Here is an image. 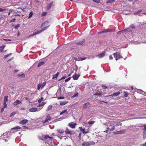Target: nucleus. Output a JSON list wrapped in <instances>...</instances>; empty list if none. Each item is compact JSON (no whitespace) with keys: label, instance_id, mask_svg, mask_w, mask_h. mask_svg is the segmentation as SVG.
<instances>
[{"label":"nucleus","instance_id":"1","mask_svg":"<svg viewBox=\"0 0 146 146\" xmlns=\"http://www.w3.org/2000/svg\"><path fill=\"white\" fill-rule=\"evenodd\" d=\"M114 121L109 122L107 124V127L106 128L109 130L110 131H112L115 129V123Z\"/></svg>","mask_w":146,"mask_h":146},{"label":"nucleus","instance_id":"2","mask_svg":"<svg viewBox=\"0 0 146 146\" xmlns=\"http://www.w3.org/2000/svg\"><path fill=\"white\" fill-rule=\"evenodd\" d=\"M57 136L60 139H62L64 137V130L63 129H59L57 130Z\"/></svg>","mask_w":146,"mask_h":146},{"label":"nucleus","instance_id":"3","mask_svg":"<svg viewBox=\"0 0 146 146\" xmlns=\"http://www.w3.org/2000/svg\"><path fill=\"white\" fill-rule=\"evenodd\" d=\"M51 119V117L49 114L46 115L44 118L43 119L42 122L43 123H46L49 122Z\"/></svg>","mask_w":146,"mask_h":146},{"label":"nucleus","instance_id":"4","mask_svg":"<svg viewBox=\"0 0 146 146\" xmlns=\"http://www.w3.org/2000/svg\"><path fill=\"white\" fill-rule=\"evenodd\" d=\"M95 143L92 141H85L82 144V146H90L94 144Z\"/></svg>","mask_w":146,"mask_h":146},{"label":"nucleus","instance_id":"5","mask_svg":"<svg viewBox=\"0 0 146 146\" xmlns=\"http://www.w3.org/2000/svg\"><path fill=\"white\" fill-rule=\"evenodd\" d=\"M65 132L66 134L70 135H74L75 133V132L74 131L70 130L67 127L66 128Z\"/></svg>","mask_w":146,"mask_h":146},{"label":"nucleus","instance_id":"6","mask_svg":"<svg viewBox=\"0 0 146 146\" xmlns=\"http://www.w3.org/2000/svg\"><path fill=\"white\" fill-rule=\"evenodd\" d=\"M113 55L116 60H117L120 58H122V57L121 56L119 52H116L113 53Z\"/></svg>","mask_w":146,"mask_h":146},{"label":"nucleus","instance_id":"7","mask_svg":"<svg viewBox=\"0 0 146 146\" xmlns=\"http://www.w3.org/2000/svg\"><path fill=\"white\" fill-rule=\"evenodd\" d=\"M46 84V82H43V83L41 82V83H39L38 85L37 89L39 90L40 88H43Z\"/></svg>","mask_w":146,"mask_h":146},{"label":"nucleus","instance_id":"8","mask_svg":"<svg viewBox=\"0 0 146 146\" xmlns=\"http://www.w3.org/2000/svg\"><path fill=\"white\" fill-rule=\"evenodd\" d=\"M44 138L46 141H49V142L51 143L52 142L53 139L52 137H49L48 135H44Z\"/></svg>","mask_w":146,"mask_h":146},{"label":"nucleus","instance_id":"9","mask_svg":"<svg viewBox=\"0 0 146 146\" xmlns=\"http://www.w3.org/2000/svg\"><path fill=\"white\" fill-rule=\"evenodd\" d=\"M49 26V23L48 22H46L44 23L41 26V27H44L43 29H45L47 27L46 29Z\"/></svg>","mask_w":146,"mask_h":146},{"label":"nucleus","instance_id":"10","mask_svg":"<svg viewBox=\"0 0 146 146\" xmlns=\"http://www.w3.org/2000/svg\"><path fill=\"white\" fill-rule=\"evenodd\" d=\"M28 122V120L26 119H24L20 121L19 123L22 125H25Z\"/></svg>","mask_w":146,"mask_h":146},{"label":"nucleus","instance_id":"11","mask_svg":"<svg viewBox=\"0 0 146 146\" xmlns=\"http://www.w3.org/2000/svg\"><path fill=\"white\" fill-rule=\"evenodd\" d=\"M77 125L76 123H73L72 122L68 124V125L72 128H74L75 127V126Z\"/></svg>","mask_w":146,"mask_h":146},{"label":"nucleus","instance_id":"12","mask_svg":"<svg viewBox=\"0 0 146 146\" xmlns=\"http://www.w3.org/2000/svg\"><path fill=\"white\" fill-rule=\"evenodd\" d=\"M40 109L38 110H40ZM29 111L31 112H35L37 111L38 110L36 108H30L29 110Z\"/></svg>","mask_w":146,"mask_h":146},{"label":"nucleus","instance_id":"13","mask_svg":"<svg viewBox=\"0 0 146 146\" xmlns=\"http://www.w3.org/2000/svg\"><path fill=\"white\" fill-rule=\"evenodd\" d=\"M47 28V27L45 29H42V30H40L39 31H36V30H35L34 31H35V34H36V35H37V34L40 33L41 32H42L44 30H46V29Z\"/></svg>","mask_w":146,"mask_h":146},{"label":"nucleus","instance_id":"14","mask_svg":"<svg viewBox=\"0 0 146 146\" xmlns=\"http://www.w3.org/2000/svg\"><path fill=\"white\" fill-rule=\"evenodd\" d=\"M105 52H102L101 54L98 55L97 56L99 58H101L103 57L105 55Z\"/></svg>","mask_w":146,"mask_h":146},{"label":"nucleus","instance_id":"15","mask_svg":"<svg viewBox=\"0 0 146 146\" xmlns=\"http://www.w3.org/2000/svg\"><path fill=\"white\" fill-rule=\"evenodd\" d=\"M143 137L144 138L146 137V125H144L143 129Z\"/></svg>","mask_w":146,"mask_h":146},{"label":"nucleus","instance_id":"16","mask_svg":"<svg viewBox=\"0 0 146 146\" xmlns=\"http://www.w3.org/2000/svg\"><path fill=\"white\" fill-rule=\"evenodd\" d=\"M21 101H20L19 100H16L15 102L13 104L14 106H16L17 105L21 104Z\"/></svg>","mask_w":146,"mask_h":146},{"label":"nucleus","instance_id":"17","mask_svg":"<svg viewBox=\"0 0 146 146\" xmlns=\"http://www.w3.org/2000/svg\"><path fill=\"white\" fill-rule=\"evenodd\" d=\"M90 104L89 102H87L86 103H85L83 105V108H84V109L86 108L87 107V106L88 105H90Z\"/></svg>","mask_w":146,"mask_h":146},{"label":"nucleus","instance_id":"18","mask_svg":"<svg viewBox=\"0 0 146 146\" xmlns=\"http://www.w3.org/2000/svg\"><path fill=\"white\" fill-rule=\"evenodd\" d=\"M53 2H52L50 3L49 5H48L47 7V9L48 10H49L50 9V8L53 5Z\"/></svg>","mask_w":146,"mask_h":146},{"label":"nucleus","instance_id":"19","mask_svg":"<svg viewBox=\"0 0 146 146\" xmlns=\"http://www.w3.org/2000/svg\"><path fill=\"white\" fill-rule=\"evenodd\" d=\"M85 42V40L83 39L82 40L80 41L79 42H77L76 44L77 45H81L84 42Z\"/></svg>","mask_w":146,"mask_h":146},{"label":"nucleus","instance_id":"20","mask_svg":"<svg viewBox=\"0 0 146 146\" xmlns=\"http://www.w3.org/2000/svg\"><path fill=\"white\" fill-rule=\"evenodd\" d=\"M79 76L77 75H74L73 76V79L75 80H77L79 77Z\"/></svg>","mask_w":146,"mask_h":146},{"label":"nucleus","instance_id":"21","mask_svg":"<svg viewBox=\"0 0 146 146\" xmlns=\"http://www.w3.org/2000/svg\"><path fill=\"white\" fill-rule=\"evenodd\" d=\"M58 72L56 74H55L53 76L52 79H55V78H56L58 77Z\"/></svg>","mask_w":146,"mask_h":146},{"label":"nucleus","instance_id":"22","mask_svg":"<svg viewBox=\"0 0 146 146\" xmlns=\"http://www.w3.org/2000/svg\"><path fill=\"white\" fill-rule=\"evenodd\" d=\"M120 94V92L119 91L117 92L113 93V94L112 96H118V95H119Z\"/></svg>","mask_w":146,"mask_h":146},{"label":"nucleus","instance_id":"23","mask_svg":"<svg viewBox=\"0 0 146 146\" xmlns=\"http://www.w3.org/2000/svg\"><path fill=\"white\" fill-rule=\"evenodd\" d=\"M131 31V30L130 28H127V29H125L124 30H122V31H123V32L124 31L126 32H130Z\"/></svg>","mask_w":146,"mask_h":146},{"label":"nucleus","instance_id":"24","mask_svg":"<svg viewBox=\"0 0 146 146\" xmlns=\"http://www.w3.org/2000/svg\"><path fill=\"white\" fill-rule=\"evenodd\" d=\"M8 96H4L3 101H4V103H6L8 101Z\"/></svg>","mask_w":146,"mask_h":146},{"label":"nucleus","instance_id":"25","mask_svg":"<svg viewBox=\"0 0 146 146\" xmlns=\"http://www.w3.org/2000/svg\"><path fill=\"white\" fill-rule=\"evenodd\" d=\"M17 76L19 77L23 78V77H25V74H18Z\"/></svg>","mask_w":146,"mask_h":146},{"label":"nucleus","instance_id":"26","mask_svg":"<svg viewBox=\"0 0 146 146\" xmlns=\"http://www.w3.org/2000/svg\"><path fill=\"white\" fill-rule=\"evenodd\" d=\"M115 0H108L107 1V3H112L114 2Z\"/></svg>","mask_w":146,"mask_h":146},{"label":"nucleus","instance_id":"27","mask_svg":"<svg viewBox=\"0 0 146 146\" xmlns=\"http://www.w3.org/2000/svg\"><path fill=\"white\" fill-rule=\"evenodd\" d=\"M21 128V127H19L18 126H16L15 127H14L13 128H12V129H20Z\"/></svg>","mask_w":146,"mask_h":146},{"label":"nucleus","instance_id":"28","mask_svg":"<svg viewBox=\"0 0 146 146\" xmlns=\"http://www.w3.org/2000/svg\"><path fill=\"white\" fill-rule=\"evenodd\" d=\"M44 62H40L38 64V67H40L41 65L43 64H44Z\"/></svg>","mask_w":146,"mask_h":146},{"label":"nucleus","instance_id":"29","mask_svg":"<svg viewBox=\"0 0 146 146\" xmlns=\"http://www.w3.org/2000/svg\"><path fill=\"white\" fill-rule=\"evenodd\" d=\"M7 9H2V8H0V12L4 11H7Z\"/></svg>","mask_w":146,"mask_h":146},{"label":"nucleus","instance_id":"30","mask_svg":"<svg viewBox=\"0 0 146 146\" xmlns=\"http://www.w3.org/2000/svg\"><path fill=\"white\" fill-rule=\"evenodd\" d=\"M52 105L49 106L47 109V110L48 111L50 110L52 108Z\"/></svg>","mask_w":146,"mask_h":146},{"label":"nucleus","instance_id":"31","mask_svg":"<svg viewBox=\"0 0 146 146\" xmlns=\"http://www.w3.org/2000/svg\"><path fill=\"white\" fill-rule=\"evenodd\" d=\"M90 132L89 130H85H85H84L83 133L86 134H87V133H89Z\"/></svg>","mask_w":146,"mask_h":146},{"label":"nucleus","instance_id":"32","mask_svg":"<svg viewBox=\"0 0 146 146\" xmlns=\"http://www.w3.org/2000/svg\"><path fill=\"white\" fill-rule=\"evenodd\" d=\"M110 29H105L102 32H101V33H106L107 32H108L109 31H110Z\"/></svg>","mask_w":146,"mask_h":146},{"label":"nucleus","instance_id":"33","mask_svg":"<svg viewBox=\"0 0 146 146\" xmlns=\"http://www.w3.org/2000/svg\"><path fill=\"white\" fill-rule=\"evenodd\" d=\"M94 95L97 96H102V94L101 93L97 92Z\"/></svg>","mask_w":146,"mask_h":146},{"label":"nucleus","instance_id":"34","mask_svg":"<svg viewBox=\"0 0 146 146\" xmlns=\"http://www.w3.org/2000/svg\"><path fill=\"white\" fill-rule=\"evenodd\" d=\"M78 93H76L74 95L72 96V97L74 98L76 97H77L78 96Z\"/></svg>","mask_w":146,"mask_h":146},{"label":"nucleus","instance_id":"35","mask_svg":"<svg viewBox=\"0 0 146 146\" xmlns=\"http://www.w3.org/2000/svg\"><path fill=\"white\" fill-rule=\"evenodd\" d=\"M16 113L15 111H14L11 113L10 114V117H12L15 115Z\"/></svg>","mask_w":146,"mask_h":146},{"label":"nucleus","instance_id":"36","mask_svg":"<svg viewBox=\"0 0 146 146\" xmlns=\"http://www.w3.org/2000/svg\"><path fill=\"white\" fill-rule=\"evenodd\" d=\"M95 123V121H91L90 122H89L88 123V124L90 125H92L93 124Z\"/></svg>","mask_w":146,"mask_h":146},{"label":"nucleus","instance_id":"37","mask_svg":"<svg viewBox=\"0 0 146 146\" xmlns=\"http://www.w3.org/2000/svg\"><path fill=\"white\" fill-rule=\"evenodd\" d=\"M11 55V53H10L9 54H8L6 55H5L4 56V58H7V57H8L9 56H10Z\"/></svg>","mask_w":146,"mask_h":146},{"label":"nucleus","instance_id":"38","mask_svg":"<svg viewBox=\"0 0 146 146\" xmlns=\"http://www.w3.org/2000/svg\"><path fill=\"white\" fill-rule=\"evenodd\" d=\"M44 100V98L43 97H41V98L38 100V102L39 103L41 102L43 100Z\"/></svg>","mask_w":146,"mask_h":146},{"label":"nucleus","instance_id":"39","mask_svg":"<svg viewBox=\"0 0 146 146\" xmlns=\"http://www.w3.org/2000/svg\"><path fill=\"white\" fill-rule=\"evenodd\" d=\"M33 15V13L32 12H31L29 14V17H28V19L30 18H31Z\"/></svg>","mask_w":146,"mask_h":146},{"label":"nucleus","instance_id":"40","mask_svg":"<svg viewBox=\"0 0 146 146\" xmlns=\"http://www.w3.org/2000/svg\"><path fill=\"white\" fill-rule=\"evenodd\" d=\"M79 129L81 131H82L83 132L84 130H85V128L83 129L81 127H79Z\"/></svg>","mask_w":146,"mask_h":146},{"label":"nucleus","instance_id":"41","mask_svg":"<svg viewBox=\"0 0 146 146\" xmlns=\"http://www.w3.org/2000/svg\"><path fill=\"white\" fill-rule=\"evenodd\" d=\"M63 119V118L62 117L60 118H58L57 120H55L54 121L55 122H56L58 121H60L62 119Z\"/></svg>","mask_w":146,"mask_h":146},{"label":"nucleus","instance_id":"42","mask_svg":"<svg viewBox=\"0 0 146 146\" xmlns=\"http://www.w3.org/2000/svg\"><path fill=\"white\" fill-rule=\"evenodd\" d=\"M47 13L46 12H44L41 14L42 16H44L46 15Z\"/></svg>","mask_w":146,"mask_h":146},{"label":"nucleus","instance_id":"43","mask_svg":"<svg viewBox=\"0 0 146 146\" xmlns=\"http://www.w3.org/2000/svg\"><path fill=\"white\" fill-rule=\"evenodd\" d=\"M130 27L132 29H134L135 28V26L133 24L131 25L130 26Z\"/></svg>","mask_w":146,"mask_h":146},{"label":"nucleus","instance_id":"44","mask_svg":"<svg viewBox=\"0 0 146 146\" xmlns=\"http://www.w3.org/2000/svg\"><path fill=\"white\" fill-rule=\"evenodd\" d=\"M86 58H87V57H85L84 58H80V60H84L86 59Z\"/></svg>","mask_w":146,"mask_h":146},{"label":"nucleus","instance_id":"45","mask_svg":"<svg viewBox=\"0 0 146 146\" xmlns=\"http://www.w3.org/2000/svg\"><path fill=\"white\" fill-rule=\"evenodd\" d=\"M46 104V103H45L44 102H42V103L39 105L40 106H42Z\"/></svg>","mask_w":146,"mask_h":146},{"label":"nucleus","instance_id":"46","mask_svg":"<svg viewBox=\"0 0 146 146\" xmlns=\"http://www.w3.org/2000/svg\"><path fill=\"white\" fill-rule=\"evenodd\" d=\"M94 1L97 3H99L100 2V0H93Z\"/></svg>","mask_w":146,"mask_h":146},{"label":"nucleus","instance_id":"47","mask_svg":"<svg viewBox=\"0 0 146 146\" xmlns=\"http://www.w3.org/2000/svg\"><path fill=\"white\" fill-rule=\"evenodd\" d=\"M20 26V25L19 24H18L16 25V26L15 27V28L16 29H17L18 27H19Z\"/></svg>","mask_w":146,"mask_h":146},{"label":"nucleus","instance_id":"48","mask_svg":"<svg viewBox=\"0 0 146 146\" xmlns=\"http://www.w3.org/2000/svg\"><path fill=\"white\" fill-rule=\"evenodd\" d=\"M70 78H71L69 77V78H68L67 79H66L65 80V82H68V81L69 80H70Z\"/></svg>","mask_w":146,"mask_h":146},{"label":"nucleus","instance_id":"49","mask_svg":"<svg viewBox=\"0 0 146 146\" xmlns=\"http://www.w3.org/2000/svg\"><path fill=\"white\" fill-rule=\"evenodd\" d=\"M7 105L6 104V103H4V106H3L4 108H6L7 107Z\"/></svg>","mask_w":146,"mask_h":146},{"label":"nucleus","instance_id":"50","mask_svg":"<svg viewBox=\"0 0 146 146\" xmlns=\"http://www.w3.org/2000/svg\"><path fill=\"white\" fill-rule=\"evenodd\" d=\"M15 19H16L15 18L11 20L10 22H14L15 21Z\"/></svg>","mask_w":146,"mask_h":146},{"label":"nucleus","instance_id":"51","mask_svg":"<svg viewBox=\"0 0 146 146\" xmlns=\"http://www.w3.org/2000/svg\"><path fill=\"white\" fill-rule=\"evenodd\" d=\"M109 59L110 60H112L113 59V58L112 57V56L111 55L109 57Z\"/></svg>","mask_w":146,"mask_h":146},{"label":"nucleus","instance_id":"52","mask_svg":"<svg viewBox=\"0 0 146 146\" xmlns=\"http://www.w3.org/2000/svg\"><path fill=\"white\" fill-rule=\"evenodd\" d=\"M125 94L124 95V96L125 97H127L128 96V95L126 92H125Z\"/></svg>","mask_w":146,"mask_h":146},{"label":"nucleus","instance_id":"53","mask_svg":"<svg viewBox=\"0 0 146 146\" xmlns=\"http://www.w3.org/2000/svg\"><path fill=\"white\" fill-rule=\"evenodd\" d=\"M5 46V45H3L2 46H0V48H2L3 49Z\"/></svg>","mask_w":146,"mask_h":146},{"label":"nucleus","instance_id":"54","mask_svg":"<svg viewBox=\"0 0 146 146\" xmlns=\"http://www.w3.org/2000/svg\"><path fill=\"white\" fill-rule=\"evenodd\" d=\"M35 31H34L33 34H32L30 36H34L35 35H36V34H35Z\"/></svg>","mask_w":146,"mask_h":146},{"label":"nucleus","instance_id":"55","mask_svg":"<svg viewBox=\"0 0 146 146\" xmlns=\"http://www.w3.org/2000/svg\"><path fill=\"white\" fill-rule=\"evenodd\" d=\"M35 31H34L33 34H32L30 36H34L35 35H36V34H35Z\"/></svg>","mask_w":146,"mask_h":146},{"label":"nucleus","instance_id":"56","mask_svg":"<svg viewBox=\"0 0 146 146\" xmlns=\"http://www.w3.org/2000/svg\"><path fill=\"white\" fill-rule=\"evenodd\" d=\"M60 105L61 106H63L64 105V102H60Z\"/></svg>","mask_w":146,"mask_h":146},{"label":"nucleus","instance_id":"57","mask_svg":"<svg viewBox=\"0 0 146 146\" xmlns=\"http://www.w3.org/2000/svg\"><path fill=\"white\" fill-rule=\"evenodd\" d=\"M7 134V132L5 133H3V135H2V136H5V135H6Z\"/></svg>","mask_w":146,"mask_h":146},{"label":"nucleus","instance_id":"58","mask_svg":"<svg viewBox=\"0 0 146 146\" xmlns=\"http://www.w3.org/2000/svg\"><path fill=\"white\" fill-rule=\"evenodd\" d=\"M64 98V97H60L59 98H58V100L60 99H63Z\"/></svg>","mask_w":146,"mask_h":146},{"label":"nucleus","instance_id":"59","mask_svg":"<svg viewBox=\"0 0 146 146\" xmlns=\"http://www.w3.org/2000/svg\"><path fill=\"white\" fill-rule=\"evenodd\" d=\"M109 130L107 129V130H106L105 131H104V132H105L107 133H108L109 132Z\"/></svg>","mask_w":146,"mask_h":146},{"label":"nucleus","instance_id":"60","mask_svg":"<svg viewBox=\"0 0 146 146\" xmlns=\"http://www.w3.org/2000/svg\"><path fill=\"white\" fill-rule=\"evenodd\" d=\"M142 11L141 10H139L137 12L138 13H140Z\"/></svg>","mask_w":146,"mask_h":146},{"label":"nucleus","instance_id":"61","mask_svg":"<svg viewBox=\"0 0 146 146\" xmlns=\"http://www.w3.org/2000/svg\"><path fill=\"white\" fill-rule=\"evenodd\" d=\"M122 32H123V31H118V32H117V34H120Z\"/></svg>","mask_w":146,"mask_h":146},{"label":"nucleus","instance_id":"62","mask_svg":"<svg viewBox=\"0 0 146 146\" xmlns=\"http://www.w3.org/2000/svg\"><path fill=\"white\" fill-rule=\"evenodd\" d=\"M119 133H123V131H121L119 132Z\"/></svg>","mask_w":146,"mask_h":146},{"label":"nucleus","instance_id":"63","mask_svg":"<svg viewBox=\"0 0 146 146\" xmlns=\"http://www.w3.org/2000/svg\"><path fill=\"white\" fill-rule=\"evenodd\" d=\"M103 88H107V87L105 86H102Z\"/></svg>","mask_w":146,"mask_h":146},{"label":"nucleus","instance_id":"64","mask_svg":"<svg viewBox=\"0 0 146 146\" xmlns=\"http://www.w3.org/2000/svg\"><path fill=\"white\" fill-rule=\"evenodd\" d=\"M64 113V111H62L60 113V115H62V114L63 113Z\"/></svg>","mask_w":146,"mask_h":146}]
</instances>
